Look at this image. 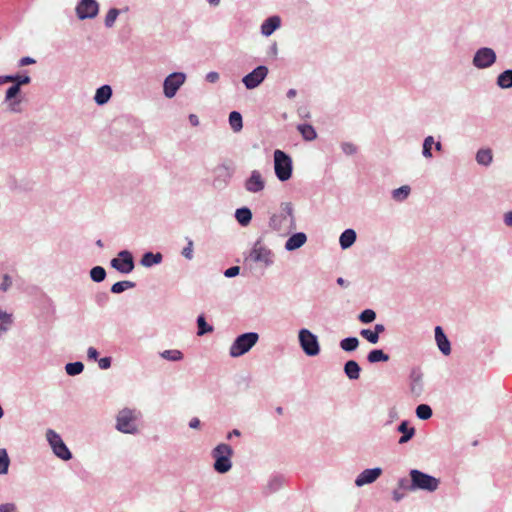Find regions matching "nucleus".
Returning <instances> with one entry per match:
<instances>
[{
    "label": "nucleus",
    "instance_id": "nucleus-5",
    "mask_svg": "<svg viewBox=\"0 0 512 512\" xmlns=\"http://www.w3.org/2000/svg\"><path fill=\"white\" fill-rule=\"evenodd\" d=\"M259 340V335L256 332H247L239 335L233 341L229 348V355L232 358H238L251 350Z\"/></svg>",
    "mask_w": 512,
    "mask_h": 512
},
{
    "label": "nucleus",
    "instance_id": "nucleus-24",
    "mask_svg": "<svg viewBox=\"0 0 512 512\" xmlns=\"http://www.w3.org/2000/svg\"><path fill=\"white\" fill-rule=\"evenodd\" d=\"M112 96V88L109 85H103L99 87L94 95V101L98 105L106 104Z\"/></svg>",
    "mask_w": 512,
    "mask_h": 512
},
{
    "label": "nucleus",
    "instance_id": "nucleus-56",
    "mask_svg": "<svg viewBox=\"0 0 512 512\" xmlns=\"http://www.w3.org/2000/svg\"><path fill=\"white\" fill-rule=\"evenodd\" d=\"M398 485L401 489H404V490H409L410 491V486H411V479L408 480L407 478H401L399 479L398 481Z\"/></svg>",
    "mask_w": 512,
    "mask_h": 512
},
{
    "label": "nucleus",
    "instance_id": "nucleus-58",
    "mask_svg": "<svg viewBox=\"0 0 512 512\" xmlns=\"http://www.w3.org/2000/svg\"><path fill=\"white\" fill-rule=\"evenodd\" d=\"M345 374L349 379H352V360L346 362L344 366Z\"/></svg>",
    "mask_w": 512,
    "mask_h": 512
},
{
    "label": "nucleus",
    "instance_id": "nucleus-11",
    "mask_svg": "<svg viewBox=\"0 0 512 512\" xmlns=\"http://www.w3.org/2000/svg\"><path fill=\"white\" fill-rule=\"evenodd\" d=\"M186 81V74L183 72H173L169 74L163 82V93L167 98H173L180 87Z\"/></svg>",
    "mask_w": 512,
    "mask_h": 512
},
{
    "label": "nucleus",
    "instance_id": "nucleus-15",
    "mask_svg": "<svg viewBox=\"0 0 512 512\" xmlns=\"http://www.w3.org/2000/svg\"><path fill=\"white\" fill-rule=\"evenodd\" d=\"M99 5L96 0H81L76 7L79 19H92L97 16Z\"/></svg>",
    "mask_w": 512,
    "mask_h": 512
},
{
    "label": "nucleus",
    "instance_id": "nucleus-8",
    "mask_svg": "<svg viewBox=\"0 0 512 512\" xmlns=\"http://www.w3.org/2000/svg\"><path fill=\"white\" fill-rule=\"evenodd\" d=\"M274 170L280 181H287L292 175V159L282 150L274 151Z\"/></svg>",
    "mask_w": 512,
    "mask_h": 512
},
{
    "label": "nucleus",
    "instance_id": "nucleus-25",
    "mask_svg": "<svg viewBox=\"0 0 512 512\" xmlns=\"http://www.w3.org/2000/svg\"><path fill=\"white\" fill-rule=\"evenodd\" d=\"M163 256L161 253H152V252H146L143 254L140 264L144 267H152L154 265H158L162 262Z\"/></svg>",
    "mask_w": 512,
    "mask_h": 512
},
{
    "label": "nucleus",
    "instance_id": "nucleus-23",
    "mask_svg": "<svg viewBox=\"0 0 512 512\" xmlns=\"http://www.w3.org/2000/svg\"><path fill=\"white\" fill-rule=\"evenodd\" d=\"M13 83L19 87L31 83V77L29 75H3L0 76V84Z\"/></svg>",
    "mask_w": 512,
    "mask_h": 512
},
{
    "label": "nucleus",
    "instance_id": "nucleus-19",
    "mask_svg": "<svg viewBox=\"0 0 512 512\" xmlns=\"http://www.w3.org/2000/svg\"><path fill=\"white\" fill-rule=\"evenodd\" d=\"M281 26V18L278 15L268 17L261 24V34L265 37L272 35Z\"/></svg>",
    "mask_w": 512,
    "mask_h": 512
},
{
    "label": "nucleus",
    "instance_id": "nucleus-46",
    "mask_svg": "<svg viewBox=\"0 0 512 512\" xmlns=\"http://www.w3.org/2000/svg\"><path fill=\"white\" fill-rule=\"evenodd\" d=\"M119 13L120 11L118 9L111 8L105 17V26L111 28L114 25Z\"/></svg>",
    "mask_w": 512,
    "mask_h": 512
},
{
    "label": "nucleus",
    "instance_id": "nucleus-33",
    "mask_svg": "<svg viewBox=\"0 0 512 512\" xmlns=\"http://www.w3.org/2000/svg\"><path fill=\"white\" fill-rule=\"evenodd\" d=\"M229 124L234 132H240L243 128L241 114L237 111H232L229 114Z\"/></svg>",
    "mask_w": 512,
    "mask_h": 512
},
{
    "label": "nucleus",
    "instance_id": "nucleus-1",
    "mask_svg": "<svg viewBox=\"0 0 512 512\" xmlns=\"http://www.w3.org/2000/svg\"><path fill=\"white\" fill-rule=\"evenodd\" d=\"M269 227L285 236L296 230V218L292 203L283 202L280 205V212L270 217Z\"/></svg>",
    "mask_w": 512,
    "mask_h": 512
},
{
    "label": "nucleus",
    "instance_id": "nucleus-35",
    "mask_svg": "<svg viewBox=\"0 0 512 512\" xmlns=\"http://www.w3.org/2000/svg\"><path fill=\"white\" fill-rule=\"evenodd\" d=\"M10 459L6 449H0V475L8 473Z\"/></svg>",
    "mask_w": 512,
    "mask_h": 512
},
{
    "label": "nucleus",
    "instance_id": "nucleus-32",
    "mask_svg": "<svg viewBox=\"0 0 512 512\" xmlns=\"http://www.w3.org/2000/svg\"><path fill=\"white\" fill-rule=\"evenodd\" d=\"M411 188L408 185H403L392 191V198L397 202H403L410 195Z\"/></svg>",
    "mask_w": 512,
    "mask_h": 512
},
{
    "label": "nucleus",
    "instance_id": "nucleus-21",
    "mask_svg": "<svg viewBox=\"0 0 512 512\" xmlns=\"http://www.w3.org/2000/svg\"><path fill=\"white\" fill-rule=\"evenodd\" d=\"M435 341L442 354L447 356L451 353L450 341L440 326L435 327Z\"/></svg>",
    "mask_w": 512,
    "mask_h": 512
},
{
    "label": "nucleus",
    "instance_id": "nucleus-51",
    "mask_svg": "<svg viewBox=\"0 0 512 512\" xmlns=\"http://www.w3.org/2000/svg\"><path fill=\"white\" fill-rule=\"evenodd\" d=\"M340 346L343 350H345L347 352H351L352 351V337H347V338L343 339L340 343Z\"/></svg>",
    "mask_w": 512,
    "mask_h": 512
},
{
    "label": "nucleus",
    "instance_id": "nucleus-61",
    "mask_svg": "<svg viewBox=\"0 0 512 512\" xmlns=\"http://www.w3.org/2000/svg\"><path fill=\"white\" fill-rule=\"evenodd\" d=\"M188 119H189L190 124H191L192 126H194V127L198 126V125H199V123H200V122H199V118H198V116H197V115H195V114H190V115H189V117H188Z\"/></svg>",
    "mask_w": 512,
    "mask_h": 512
},
{
    "label": "nucleus",
    "instance_id": "nucleus-47",
    "mask_svg": "<svg viewBox=\"0 0 512 512\" xmlns=\"http://www.w3.org/2000/svg\"><path fill=\"white\" fill-rule=\"evenodd\" d=\"M186 241H187V245L182 249L181 255L185 259L191 260L194 257V253H193L194 243H193L192 239H190V238H186Z\"/></svg>",
    "mask_w": 512,
    "mask_h": 512
},
{
    "label": "nucleus",
    "instance_id": "nucleus-12",
    "mask_svg": "<svg viewBox=\"0 0 512 512\" xmlns=\"http://www.w3.org/2000/svg\"><path fill=\"white\" fill-rule=\"evenodd\" d=\"M110 264L115 270L123 274H129L135 267L133 255L128 250L120 251L117 257L110 261Z\"/></svg>",
    "mask_w": 512,
    "mask_h": 512
},
{
    "label": "nucleus",
    "instance_id": "nucleus-7",
    "mask_svg": "<svg viewBox=\"0 0 512 512\" xmlns=\"http://www.w3.org/2000/svg\"><path fill=\"white\" fill-rule=\"evenodd\" d=\"M45 437L56 457L63 461H69L72 459V453L62 440L59 433L53 429H47Z\"/></svg>",
    "mask_w": 512,
    "mask_h": 512
},
{
    "label": "nucleus",
    "instance_id": "nucleus-36",
    "mask_svg": "<svg viewBox=\"0 0 512 512\" xmlns=\"http://www.w3.org/2000/svg\"><path fill=\"white\" fill-rule=\"evenodd\" d=\"M283 482L284 480L282 477L274 476L268 481L266 489L269 493H274L282 487Z\"/></svg>",
    "mask_w": 512,
    "mask_h": 512
},
{
    "label": "nucleus",
    "instance_id": "nucleus-20",
    "mask_svg": "<svg viewBox=\"0 0 512 512\" xmlns=\"http://www.w3.org/2000/svg\"><path fill=\"white\" fill-rule=\"evenodd\" d=\"M215 178L213 185L215 187L225 186L232 176L231 170L225 165H219L214 169Z\"/></svg>",
    "mask_w": 512,
    "mask_h": 512
},
{
    "label": "nucleus",
    "instance_id": "nucleus-31",
    "mask_svg": "<svg viewBox=\"0 0 512 512\" xmlns=\"http://www.w3.org/2000/svg\"><path fill=\"white\" fill-rule=\"evenodd\" d=\"M367 360L370 363L386 362L389 360V355L381 349H374L369 352Z\"/></svg>",
    "mask_w": 512,
    "mask_h": 512
},
{
    "label": "nucleus",
    "instance_id": "nucleus-2",
    "mask_svg": "<svg viewBox=\"0 0 512 512\" xmlns=\"http://www.w3.org/2000/svg\"><path fill=\"white\" fill-rule=\"evenodd\" d=\"M141 416V412L137 409L123 408L116 416L115 428L121 433L137 434L139 432L137 422Z\"/></svg>",
    "mask_w": 512,
    "mask_h": 512
},
{
    "label": "nucleus",
    "instance_id": "nucleus-27",
    "mask_svg": "<svg viewBox=\"0 0 512 512\" xmlns=\"http://www.w3.org/2000/svg\"><path fill=\"white\" fill-rule=\"evenodd\" d=\"M497 85L501 89L512 88V69H507L497 76Z\"/></svg>",
    "mask_w": 512,
    "mask_h": 512
},
{
    "label": "nucleus",
    "instance_id": "nucleus-62",
    "mask_svg": "<svg viewBox=\"0 0 512 512\" xmlns=\"http://www.w3.org/2000/svg\"><path fill=\"white\" fill-rule=\"evenodd\" d=\"M504 223L507 226L512 227V211H509V212L505 213V215H504Z\"/></svg>",
    "mask_w": 512,
    "mask_h": 512
},
{
    "label": "nucleus",
    "instance_id": "nucleus-45",
    "mask_svg": "<svg viewBox=\"0 0 512 512\" xmlns=\"http://www.w3.org/2000/svg\"><path fill=\"white\" fill-rule=\"evenodd\" d=\"M358 319L365 324L371 323L376 319V313L372 309H365L360 315Z\"/></svg>",
    "mask_w": 512,
    "mask_h": 512
},
{
    "label": "nucleus",
    "instance_id": "nucleus-22",
    "mask_svg": "<svg viewBox=\"0 0 512 512\" xmlns=\"http://www.w3.org/2000/svg\"><path fill=\"white\" fill-rule=\"evenodd\" d=\"M307 241V236L303 232L294 233L285 242V249L287 251H294L302 247Z\"/></svg>",
    "mask_w": 512,
    "mask_h": 512
},
{
    "label": "nucleus",
    "instance_id": "nucleus-44",
    "mask_svg": "<svg viewBox=\"0 0 512 512\" xmlns=\"http://www.w3.org/2000/svg\"><path fill=\"white\" fill-rule=\"evenodd\" d=\"M161 356L169 361H179L183 358V354L179 350H165L161 353Z\"/></svg>",
    "mask_w": 512,
    "mask_h": 512
},
{
    "label": "nucleus",
    "instance_id": "nucleus-63",
    "mask_svg": "<svg viewBox=\"0 0 512 512\" xmlns=\"http://www.w3.org/2000/svg\"><path fill=\"white\" fill-rule=\"evenodd\" d=\"M385 331V326L383 324H376L374 326V332L379 337V334L383 333Z\"/></svg>",
    "mask_w": 512,
    "mask_h": 512
},
{
    "label": "nucleus",
    "instance_id": "nucleus-55",
    "mask_svg": "<svg viewBox=\"0 0 512 512\" xmlns=\"http://www.w3.org/2000/svg\"><path fill=\"white\" fill-rule=\"evenodd\" d=\"M206 80L209 83H216L219 80V73L215 71H211L206 74Z\"/></svg>",
    "mask_w": 512,
    "mask_h": 512
},
{
    "label": "nucleus",
    "instance_id": "nucleus-4",
    "mask_svg": "<svg viewBox=\"0 0 512 512\" xmlns=\"http://www.w3.org/2000/svg\"><path fill=\"white\" fill-rule=\"evenodd\" d=\"M409 475L411 478L410 491L424 490L428 492H434L439 487V479L418 469L410 470Z\"/></svg>",
    "mask_w": 512,
    "mask_h": 512
},
{
    "label": "nucleus",
    "instance_id": "nucleus-10",
    "mask_svg": "<svg viewBox=\"0 0 512 512\" xmlns=\"http://www.w3.org/2000/svg\"><path fill=\"white\" fill-rule=\"evenodd\" d=\"M497 55L492 48L481 47L479 48L472 59V64L477 69H487L495 64Z\"/></svg>",
    "mask_w": 512,
    "mask_h": 512
},
{
    "label": "nucleus",
    "instance_id": "nucleus-49",
    "mask_svg": "<svg viewBox=\"0 0 512 512\" xmlns=\"http://www.w3.org/2000/svg\"><path fill=\"white\" fill-rule=\"evenodd\" d=\"M11 286H12V278L8 274H5L3 276L2 283L0 284V290L3 292H6L7 290H9V288Z\"/></svg>",
    "mask_w": 512,
    "mask_h": 512
},
{
    "label": "nucleus",
    "instance_id": "nucleus-6",
    "mask_svg": "<svg viewBox=\"0 0 512 512\" xmlns=\"http://www.w3.org/2000/svg\"><path fill=\"white\" fill-rule=\"evenodd\" d=\"M247 262L259 263L264 267H270L274 263V253L268 248L261 239H258L248 256L245 259Z\"/></svg>",
    "mask_w": 512,
    "mask_h": 512
},
{
    "label": "nucleus",
    "instance_id": "nucleus-41",
    "mask_svg": "<svg viewBox=\"0 0 512 512\" xmlns=\"http://www.w3.org/2000/svg\"><path fill=\"white\" fill-rule=\"evenodd\" d=\"M197 325H198V332H197V334L199 336H202V335H204L206 333H209V332L213 331V327L206 323L205 318H204L203 315L198 316V318H197Z\"/></svg>",
    "mask_w": 512,
    "mask_h": 512
},
{
    "label": "nucleus",
    "instance_id": "nucleus-30",
    "mask_svg": "<svg viewBox=\"0 0 512 512\" xmlns=\"http://www.w3.org/2000/svg\"><path fill=\"white\" fill-rule=\"evenodd\" d=\"M297 129L306 141H312L317 137L315 129L310 124H300Z\"/></svg>",
    "mask_w": 512,
    "mask_h": 512
},
{
    "label": "nucleus",
    "instance_id": "nucleus-59",
    "mask_svg": "<svg viewBox=\"0 0 512 512\" xmlns=\"http://www.w3.org/2000/svg\"><path fill=\"white\" fill-rule=\"evenodd\" d=\"M200 425H201V422L197 417H194L189 421V427L192 429H198L200 427Z\"/></svg>",
    "mask_w": 512,
    "mask_h": 512
},
{
    "label": "nucleus",
    "instance_id": "nucleus-50",
    "mask_svg": "<svg viewBox=\"0 0 512 512\" xmlns=\"http://www.w3.org/2000/svg\"><path fill=\"white\" fill-rule=\"evenodd\" d=\"M239 272H240V267L232 266L225 270L224 275L227 278H232V277L237 276L239 274Z\"/></svg>",
    "mask_w": 512,
    "mask_h": 512
},
{
    "label": "nucleus",
    "instance_id": "nucleus-43",
    "mask_svg": "<svg viewBox=\"0 0 512 512\" xmlns=\"http://www.w3.org/2000/svg\"><path fill=\"white\" fill-rule=\"evenodd\" d=\"M0 322L1 331L6 332L12 324V315L0 310Z\"/></svg>",
    "mask_w": 512,
    "mask_h": 512
},
{
    "label": "nucleus",
    "instance_id": "nucleus-26",
    "mask_svg": "<svg viewBox=\"0 0 512 512\" xmlns=\"http://www.w3.org/2000/svg\"><path fill=\"white\" fill-rule=\"evenodd\" d=\"M397 430L403 434L398 440L399 444L407 443L415 434V429L413 427H409L407 421H402Z\"/></svg>",
    "mask_w": 512,
    "mask_h": 512
},
{
    "label": "nucleus",
    "instance_id": "nucleus-28",
    "mask_svg": "<svg viewBox=\"0 0 512 512\" xmlns=\"http://www.w3.org/2000/svg\"><path fill=\"white\" fill-rule=\"evenodd\" d=\"M235 218L240 225L247 226L251 222L252 212L247 207L239 208L235 212Z\"/></svg>",
    "mask_w": 512,
    "mask_h": 512
},
{
    "label": "nucleus",
    "instance_id": "nucleus-17",
    "mask_svg": "<svg viewBox=\"0 0 512 512\" xmlns=\"http://www.w3.org/2000/svg\"><path fill=\"white\" fill-rule=\"evenodd\" d=\"M382 474V469L379 467L365 469L362 471L354 481L355 485L361 487L366 484L375 482Z\"/></svg>",
    "mask_w": 512,
    "mask_h": 512
},
{
    "label": "nucleus",
    "instance_id": "nucleus-39",
    "mask_svg": "<svg viewBox=\"0 0 512 512\" xmlns=\"http://www.w3.org/2000/svg\"><path fill=\"white\" fill-rule=\"evenodd\" d=\"M416 415L421 420H427L432 416V409L429 405L420 404L416 408Z\"/></svg>",
    "mask_w": 512,
    "mask_h": 512
},
{
    "label": "nucleus",
    "instance_id": "nucleus-34",
    "mask_svg": "<svg viewBox=\"0 0 512 512\" xmlns=\"http://www.w3.org/2000/svg\"><path fill=\"white\" fill-rule=\"evenodd\" d=\"M135 285L136 284L134 282L128 281V280L119 281V282H116V283H114L112 285L111 292L114 293V294H120V293L124 292L127 289L134 288Z\"/></svg>",
    "mask_w": 512,
    "mask_h": 512
},
{
    "label": "nucleus",
    "instance_id": "nucleus-52",
    "mask_svg": "<svg viewBox=\"0 0 512 512\" xmlns=\"http://www.w3.org/2000/svg\"><path fill=\"white\" fill-rule=\"evenodd\" d=\"M17 507L14 503H5L0 505V512H16Z\"/></svg>",
    "mask_w": 512,
    "mask_h": 512
},
{
    "label": "nucleus",
    "instance_id": "nucleus-64",
    "mask_svg": "<svg viewBox=\"0 0 512 512\" xmlns=\"http://www.w3.org/2000/svg\"><path fill=\"white\" fill-rule=\"evenodd\" d=\"M240 435H241L240 431L238 429H234L228 433L227 439L230 440L232 437L240 436Z\"/></svg>",
    "mask_w": 512,
    "mask_h": 512
},
{
    "label": "nucleus",
    "instance_id": "nucleus-3",
    "mask_svg": "<svg viewBox=\"0 0 512 512\" xmlns=\"http://www.w3.org/2000/svg\"><path fill=\"white\" fill-rule=\"evenodd\" d=\"M233 455V449L230 445L221 443L218 444L211 452L214 464L213 468L220 474L227 473L232 468L231 457Z\"/></svg>",
    "mask_w": 512,
    "mask_h": 512
},
{
    "label": "nucleus",
    "instance_id": "nucleus-42",
    "mask_svg": "<svg viewBox=\"0 0 512 512\" xmlns=\"http://www.w3.org/2000/svg\"><path fill=\"white\" fill-rule=\"evenodd\" d=\"M340 245L343 249L352 246V228L346 229L340 236Z\"/></svg>",
    "mask_w": 512,
    "mask_h": 512
},
{
    "label": "nucleus",
    "instance_id": "nucleus-57",
    "mask_svg": "<svg viewBox=\"0 0 512 512\" xmlns=\"http://www.w3.org/2000/svg\"><path fill=\"white\" fill-rule=\"evenodd\" d=\"M98 351L94 347H89L87 350V356L90 360H97L98 359Z\"/></svg>",
    "mask_w": 512,
    "mask_h": 512
},
{
    "label": "nucleus",
    "instance_id": "nucleus-48",
    "mask_svg": "<svg viewBox=\"0 0 512 512\" xmlns=\"http://www.w3.org/2000/svg\"><path fill=\"white\" fill-rule=\"evenodd\" d=\"M360 335L371 344H376L379 341L378 336L371 329H362Z\"/></svg>",
    "mask_w": 512,
    "mask_h": 512
},
{
    "label": "nucleus",
    "instance_id": "nucleus-13",
    "mask_svg": "<svg viewBox=\"0 0 512 512\" xmlns=\"http://www.w3.org/2000/svg\"><path fill=\"white\" fill-rule=\"evenodd\" d=\"M268 68L260 65L256 67L252 72L245 75L242 79L243 84L249 90L257 88L267 77Z\"/></svg>",
    "mask_w": 512,
    "mask_h": 512
},
{
    "label": "nucleus",
    "instance_id": "nucleus-9",
    "mask_svg": "<svg viewBox=\"0 0 512 512\" xmlns=\"http://www.w3.org/2000/svg\"><path fill=\"white\" fill-rule=\"evenodd\" d=\"M299 345L303 352L310 357L317 356L320 353L318 338L308 329H301L298 333Z\"/></svg>",
    "mask_w": 512,
    "mask_h": 512
},
{
    "label": "nucleus",
    "instance_id": "nucleus-18",
    "mask_svg": "<svg viewBox=\"0 0 512 512\" xmlns=\"http://www.w3.org/2000/svg\"><path fill=\"white\" fill-rule=\"evenodd\" d=\"M410 392L414 396H420L423 392V374L420 369L414 368L410 373Z\"/></svg>",
    "mask_w": 512,
    "mask_h": 512
},
{
    "label": "nucleus",
    "instance_id": "nucleus-38",
    "mask_svg": "<svg viewBox=\"0 0 512 512\" xmlns=\"http://www.w3.org/2000/svg\"><path fill=\"white\" fill-rule=\"evenodd\" d=\"M90 277L94 282H102L106 278V271L101 266H95L90 270Z\"/></svg>",
    "mask_w": 512,
    "mask_h": 512
},
{
    "label": "nucleus",
    "instance_id": "nucleus-29",
    "mask_svg": "<svg viewBox=\"0 0 512 512\" xmlns=\"http://www.w3.org/2000/svg\"><path fill=\"white\" fill-rule=\"evenodd\" d=\"M493 155L490 149H480L476 153V161L479 165L489 166L492 163Z\"/></svg>",
    "mask_w": 512,
    "mask_h": 512
},
{
    "label": "nucleus",
    "instance_id": "nucleus-53",
    "mask_svg": "<svg viewBox=\"0 0 512 512\" xmlns=\"http://www.w3.org/2000/svg\"><path fill=\"white\" fill-rule=\"evenodd\" d=\"M35 63H36V60L34 58L26 56V57H22L19 60L18 65H19V67H24V66L35 64Z\"/></svg>",
    "mask_w": 512,
    "mask_h": 512
},
{
    "label": "nucleus",
    "instance_id": "nucleus-16",
    "mask_svg": "<svg viewBox=\"0 0 512 512\" xmlns=\"http://www.w3.org/2000/svg\"><path fill=\"white\" fill-rule=\"evenodd\" d=\"M245 189L250 193H259L265 188V180L258 170H253L250 176L245 180Z\"/></svg>",
    "mask_w": 512,
    "mask_h": 512
},
{
    "label": "nucleus",
    "instance_id": "nucleus-60",
    "mask_svg": "<svg viewBox=\"0 0 512 512\" xmlns=\"http://www.w3.org/2000/svg\"><path fill=\"white\" fill-rule=\"evenodd\" d=\"M108 300V295L107 293H99L97 296H96V301L98 304H103L105 303L106 301Z\"/></svg>",
    "mask_w": 512,
    "mask_h": 512
},
{
    "label": "nucleus",
    "instance_id": "nucleus-14",
    "mask_svg": "<svg viewBox=\"0 0 512 512\" xmlns=\"http://www.w3.org/2000/svg\"><path fill=\"white\" fill-rule=\"evenodd\" d=\"M21 87L16 84L10 86L5 94L4 102L7 104V109L13 113L21 112L22 99L19 97Z\"/></svg>",
    "mask_w": 512,
    "mask_h": 512
},
{
    "label": "nucleus",
    "instance_id": "nucleus-37",
    "mask_svg": "<svg viewBox=\"0 0 512 512\" xmlns=\"http://www.w3.org/2000/svg\"><path fill=\"white\" fill-rule=\"evenodd\" d=\"M83 369H84V365L82 362H79V361L68 363L65 366V371L70 376H75V375L82 373Z\"/></svg>",
    "mask_w": 512,
    "mask_h": 512
},
{
    "label": "nucleus",
    "instance_id": "nucleus-40",
    "mask_svg": "<svg viewBox=\"0 0 512 512\" xmlns=\"http://www.w3.org/2000/svg\"><path fill=\"white\" fill-rule=\"evenodd\" d=\"M434 145V138L433 136H427L425 139H424V142H423V148H422V155L429 159V158H432L433 155H432V147Z\"/></svg>",
    "mask_w": 512,
    "mask_h": 512
},
{
    "label": "nucleus",
    "instance_id": "nucleus-54",
    "mask_svg": "<svg viewBox=\"0 0 512 512\" xmlns=\"http://www.w3.org/2000/svg\"><path fill=\"white\" fill-rule=\"evenodd\" d=\"M98 365L101 369L106 370L110 368L111 366V358L110 357H104L98 360Z\"/></svg>",
    "mask_w": 512,
    "mask_h": 512
}]
</instances>
